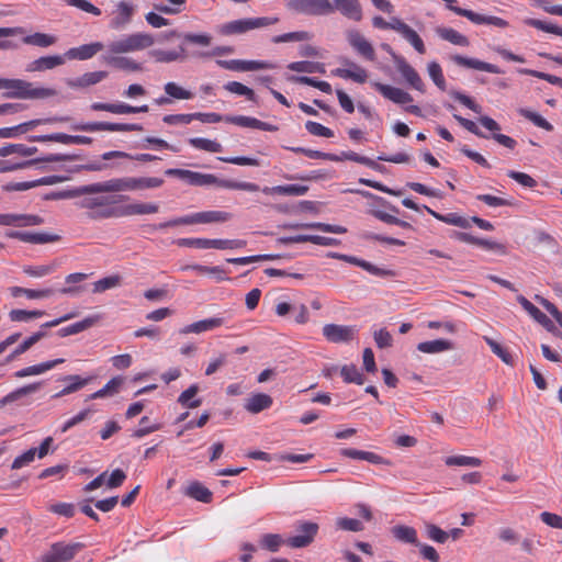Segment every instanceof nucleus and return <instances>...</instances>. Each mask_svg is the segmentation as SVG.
Here are the masks:
<instances>
[{
	"instance_id": "1",
	"label": "nucleus",
	"mask_w": 562,
	"mask_h": 562,
	"mask_svg": "<svg viewBox=\"0 0 562 562\" xmlns=\"http://www.w3.org/2000/svg\"><path fill=\"white\" fill-rule=\"evenodd\" d=\"M121 192L116 178L79 187L77 206L87 210L91 220L100 221L120 217L119 203L127 200Z\"/></svg>"
},
{
	"instance_id": "2",
	"label": "nucleus",
	"mask_w": 562,
	"mask_h": 562,
	"mask_svg": "<svg viewBox=\"0 0 562 562\" xmlns=\"http://www.w3.org/2000/svg\"><path fill=\"white\" fill-rule=\"evenodd\" d=\"M155 37L149 33L126 34L106 45V50L114 54H128L151 47L155 44Z\"/></svg>"
},
{
	"instance_id": "3",
	"label": "nucleus",
	"mask_w": 562,
	"mask_h": 562,
	"mask_svg": "<svg viewBox=\"0 0 562 562\" xmlns=\"http://www.w3.org/2000/svg\"><path fill=\"white\" fill-rule=\"evenodd\" d=\"M279 22L278 16L246 18L223 23L216 27L218 34L224 36L247 33L255 29H262Z\"/></svg>"
},
{
	"instance_id": "4",
	"label": "nucleus",
	"mask_w": 562,
	"mask_h": 562,
	"mask_svg": "<svg viewBox=\"0 0 562 562\" xmlns=\"http://www.w3.org/2000/svg\"><path fill=\"white\" fill-rule=\"evenodd\" d=\"M86 548L82 542L56 541L40 557L38 562H70Z\"/></svg>"
},
{
	"instance_id": "5",
	"label": "nucleus",
	"mask_w": 562,
	"mask_h": 562,
	"mask_svg": "<svg viewBox=\"0 0 562 562\" xmlns=\"http://www.w3.org/2000/svg\"><path fill=\"white\" fill-rule=\"evenodd\" d=\"M5 90L4 97L19 99H44L55 94L53 89L35 88L31 82L22 79H8Z\"/></svg>"
},
{
	"instance_id": "6",
	"label": "nucleus",
	"mask_w": 562,
	"mask_h": 562,
	"mask_svg": "<svg viewBox=\"0 0 562 562\" xmlns=\"http://www.w3.org/2000/svg\"><path fill=\"white\" fill-rule=\"evenodd\" d=\"M218 186L224 189L229 190H243L248 192H257L259 190V186L254 182L246 181H236V180H225L218 179L214 175L211 173H195V179L193 186L195 187H207V186Z\"/></svg>"
},
{
	"instance_id": "7",
	"label": "nucleus",
	"mask_w": 562,
	"mask_h": 562,
	"mask_svg": "<svg viewBox=\"0 0 562 562\" xmlns=\"http://www.w3.org/2000/svg\"><path fill=\"white\" fill-rule=\"evenodd\" d=\"M285 7L307 15H327L334 12L330 0H285Z\"/></svg>"
},
{
	"instance_id": "8",
	"label": "nucleus",
	"mask_w": 562,
	"mask_h": 562,
	"mask_svg": "<svg viewBox=\"0 0 562 562\" xmlns=\"http://www.w3.org/2000/svg\"><path fill=\"white\" fill-rule=\"evenodd\" d=\"M319 526L313 521L301 520L295 525L296 533L289 537L285 542L292 549H302L312 544L318 533Z\"/></svg>"
},
{
	"instance_id": "9",
	"label": "nucleus",
	"mask_w": 562,
	"mask_h": 562,
	"mask_svg": "<svg viewBox=\"0 0 562 562\" xmlns=\"http://www.w3.org/2000/svg\"><path fill=\"white\" fill-rule=\"evenodd\" d=\"M180 246L194 247L199 249H237L246 246L243 239H209V238H182L178 241Z\"/></svg>"
},
{
	"instance_id": "10",
	"label": "nucleus",
	"mask_w": 562,
	"mask_h": 562,
	"mask_svg": "<svg viewBox=\"0 0 562 562\" xmlns=\"http://www.w3.org/2000/svg\"><path fill=\"white\" fill-rule=\"evenodd\" d=\"M75 317V313L66 314L59 318H56L54 321L47 322L41 326L42 330H38L27 337L22 344H20L7 358V362L12 361L18 356L24 353L27 351L33 345H35L37 341H40L43 337L46 336V331L44 329L55 327L70 318Z\"/></svg>"
},
{
	"instance_id": "11",
	"label": "nucleus",
	"mask_w": 562,
	"mask_h": 562,
	"mask_svg": "<svg viewBox=\"0 0 562 562\" xmlns=\"http://www.w3.org/2000/svg\"><path fill=\"white\" fill-rule=\"evenodd\" d=\"M447 4V8L454 12L456 14L460 16H464L469 19L474 24H487V25H494L497 27H506L508 25L507 21H505L502 18L493 16V15H483L480 13H476L472 10L463 9L460 7H456V0H443Z\"/></svg>"
},
{
	"instance_id": "12",
	"label": "nucleus",
	"mask_w": 562,
	"mask_h": 562,
	"mask_svg": "<svg viewBox=\"0 0 562 562\" xmlns=\"http://www.w3.org/2000/svg\"><path fill=\"white\" fill-rule=\"evenodd\" d=\"M356 326L326 324L323 327V336L331 344H347L356 338Z\"/></svg>"
},
{
	"instance_id": "13",
	"label": "nucleus",
	"mask_w": 562,
	"mask_h": 562,
	"mask_svg": "<svg viewBox=\"0 0 562 562\" xmlns=\"http://www.w3.org/2000/svg\"><path fill=\"white\" fill-rule=\"evenodd\" d=\"M116 180L121 192L155 189L164 184V180L157 177H122Z\"/></svg>"
},
{
	"instance_id": "14",
	"label": "nucleus",
	"mask_w": 562,
	"mask_h": 562,
	"mask_svg": "<svg viewBox=\"0 0 562 562\" xmlns=\"http://www.w3.org/2000/svg\"><path fill=\"white\" fill-rule=\"evenodd\" d=\"M216 64L227 70L232 71H254L260 69H273L276 66L268 60H244V59H231V60H216Z\"/></svg>"
},
{
	"instance_id": "15",
	"label": "nucleus",
	"mask_w": 562,
	"mask_h": 562,
	"mask_svg": "<svg viewBox=\"0 0 562 562\" xmlns=\"http://www.w3.org/2000/svg\"><path fill=\"white\" fill-rule=\"evenodd\" d=\"M69 121L68 116H55L48 117L45 120H31L24 123H21L11 127H1L0 128V138H15L21 134L29 132L31 128L43 124V123H55V122H67Z\"/></svg>"
},
{
	"instance_id": "16",
	"label": "nucleus",
	"mask_w": 562,
	"mask_h": 562,
	"mask_svg": "<svg viewBox=\"0 0 562 562\" xmlns=\"http://www.w3.org/2000/svg\"><path fill=\"white\" fill-rule=\"evenodd\" d=\"M349 45L353 50L367 60L374 61L375 50L373 45L357 30H350L346 34Z\"/></svg>"
},
{
	"instance_id": "17",
	"label": "nucleus",
	"mask_w": 562,
	"mask_h": 562,
	"mask_svg": "<svg viewBox=\"0 0 562 562\" xmlns=\"http://www.w3.org/2000/svg\"><path fill=\"white\" fill-rule=\"evenodd\" d=\"M329 257L342 260L345 262L351 263V265L357 266V267H360L363 270H366L367 272H369V273H371L373 276H376V277H394L395 276V272L393 270L380 268V267L374 266L373 263H371V262H369L367 260L360 259V258L355 257V256L344 255V254H338V252H331V254H329Z\"/></svg>"
},
{
	"instance_id": "18",
	"label": "nucleus",
	"mask_w": 562,
	"mask_h": 562,
	"mask_svg": "<svg viewBox=\"0 0 562 562\" xmlns=\"http://www.w3.org/2000/svg\"><path fill=\"white\" fill-rule=\"evenodd\" d=\"M134 13L135 5L132 2L120 1L110 21V27L116 31L124 30L131 23Z\"/></svg>"
},
{
	"instance_id": "19",
	"label": "nucleus",
	"mask_w": 562,
	"mask_h": 562,
	"mask_svg": "<svg viewBox=\"0 0 562 562\" xmlns=\"http://www.w3.org/2000/svg\"><path fill=\"white\" fill-rule=\"evenodd\" d=\"M232 218V214L224 211H204L186 215L187 225L224 223Z\"/></svg>"
},
{
	"instance_id": "20",
	"label": "nucleus",
	"mask_w": 562,
	"mask_h": 562,
	"mask_svg": "<svg viewBox=\"0 0 562 562\" xmlns=\"http://www.w3.org/2000/svg\"><path fill=\"white\" fill-rule=\"evenodd\" d=\"M43 218L34 214H0L1 226L27 227L43 224Z\"/></svg>"
},
{
	"instance_id": "21",
	"label": "nucleus",
	"mask_w": 562,
	"mask_h": 562,
	"mask_svg": "<svg viewBox=\"0 0 562 562\" xmlns=\"http://www.w3.org/2000/svg\"><path fill=\"white\" fill-rule=\"evenodd\" d=\"M395 65L402 77L412 88L420 92L425 91V85L420 76L403 57H395Z\"/></svg>"
},
{
	"instance_id": "22",
	"label": "nucleus",
	"mask_w": 562,
	"mask_h": 562,
	"mask_svg": "<svg viewBox=\"0 0 562 562\" xmlns=\"http://www.w3.org/2000/svg\"><path fill=\"white\" fill-rule=\"evenodd\" d=\"M104 44L101 42L83 44L78 47L69 48L65 53V58L71 60H88L95 56L99 52L104 49Z\"/></svg>"
},
{
	"instance_id": "23",
	"label": "nucleus",
	"mask_w": 562,
	"mask_h": 562,
	"mask_svg": "<svg viewBox=\"0 0 562 562\" xmlns=\"http://www.w3.org/2000/svg\"><path fill=\"white\" fill-rule=\"evenodd\" d=\"M345 65L348 68H336L331 71V74L336 77L342 79H350L358 83H363L368 79V72L364 68L359 66L358 64L350 61L348 59L344 60Z\"/></svg>"
},
{
	"instance_id": "24",
	"label": "nucleus",
	"mask_w": 562,
	"mask_h": 562,
	"mask_svg": "<svg viewBox=\"0 0 562 562\" xmlns=\"http://www.w3.org/2000/svg\"><path fill=\"white\" fill-rule=\"evenodd\" d=\"M450 59L458 66L469 69L486 71L491 74H503V71L494 64L482 61L476 58H470L462 55H452Z\"/></svg>"
},
{
	"instance_id": "25",
	"label": "nucleus",
	"mask_w": 562,
	"mask_h": 562,
	"mask_svg": "<svg viewBox=\"0 0 562 562\" xmlns=\"http://www.w3.org/2000/svg\"><path fill=\"white\" fill-rule=\"evenodd\" d=\"M121 54H114L106 50L102 56L101 60L106 65L113 66L117 69L127 70V71H140L142 65L136 60L120 56Z\"/></svg>"
},
{
	"instance_id": "26",
	"label": "nucleus",
	"mask_w": 562,
	"mask_h": 562,
	"mask_svg": "<svg viewBox=\"0 0 562 562\" xmlns=\"http://www.w3.org/2000/svg\"><path fill=\"white\" fill-rule=\"evenodd\" d=\"M334 11H339L349 20L359 22L362 20V7L359 0H333Z\"/></svg>"
},
{
	"instance_id": "27",
	"label": "nucleus",
	"mask_w": 562,
	"mask_h": 562,
	"mask_svg": "<svg viewBox=\"0 0 562 562\" xmlns=\"http://www.w3.org/2000/svg\"><path fill=\"white\" fill-rule=\"evenodd\" d=\"M372 86L386 99L396 104H406L413 101L412 95L396 87L384 85L381 82H373Z\"/></svg>"
},
{
	"instance_id": "28",
	"label": "nucleus",
	"mask_w": 562,
	"mask_h": 562,
	"mask_svg": "<svg viewBox=\"0 0 562 562\" xmlns=\"http://www.w3.org/2000/svg\"><path fill=\"white\" fill-rule=\"evenodd\" d=\"M106 77L108 72L104 70L91 71L77 78L67 79L66 85L71 89H83L101 82Z\"/></svg>"
},
{
	"instance_id": "29",
	"label": "nucleus",
	"mask_w": 562,
	"mask_h": 562,
	"mask_svg": "<svg viewBox=\"0 0 562 562\" xmlns=\"http://www.w3.org/2000/svg\"><path fill=\"white\" fill-rule=\"evenodd\" d=\"M225 319L223 317H211L194 322L192 324L186 325L180 329V334H202L205 331L213 330L215 328L221 327L224 324Z\"/></svg>"
},
{
	"instance_id": "30",
	"label": "nucleus",
	"mask_w": 562,
	"mask_h": 562,
	"mask_svg": "<svg viewBox=\"0 0 562 562\" xmlns=\"http://www.w3.org/2000/svg\"><path fill=\"white\" fill-rule=\"evenodd\" d=\"M148 55L156 61L162 64H169L175 61H183L187 58L186 48L179 46L177 49H151Z\"/></svg>"
},
{
	"instance_id": "31",
	"label": "nucleus",
	"mask_w": 562,
	"mask_h": 562,
	"mask_svg": "<svg viewBox=\"0 0 562 562\" xmlns=\"http://www.w3.org/2000/svg\"><path fill=\"white\" fill-rule=\"evenodd\" d=\"M7 237L30 244H46L57 240V236L48 233H31L21 231L7 232Z\"/></svg>"
},
{
	"instance_id": "32",
	"label": "nucleus",
	"mask_w": 562,
	"mask_h": 562,
	"mask_svg": "<svg viewBox=\"0 0 562 562\" xmlns=\"http://www.w3.org/2000/svg\"><path fill=\"white\" fill-rule=\"evenodd\" d=\"M65 54L40 57L26 65V71L36 72L54 69L65 64Z\"/></svg>"
},
{
	"instance_id": "33",
	"label": "nucleus",
	"mask_w": 562,
	"mask_h": 562,
	"mask_svg": "<svg viewBox=\"0 0 562 562\" xmlns=\"http://www.w3.org/2000/svg\"><path fill=\"white\" fill-rule=\"evenodd\" d=\"M396 32L406 42H408L418 54H425L426 53V46H425L424 41L422 40V37L418 35V33L415 30H413L408 24H406L402 20L398 23V26L396 27Z\"/></svg>"
},
{
	"instance_id": "34",
	"label": "nucleus",
	"mask_w": 562,
	"mask_h": 562,
	"mask_svg": "<svg viewBox=\"0 0 562 562\" xmlns=\"http://www.w3.org/2000/svg\"><path fill=\"white\" fill-rule=\"evenodd\" d=\"M273 400L266 393L251 394L245 402L244 407L248 413L258 414L272 406Z\"/></svg>"
},
{
	"instance_id": "35",
	"label": "nucleus",
	"mask_w": 562,
	"mask_h": 562,
	"mask_svg": "<svg viewBox=\"0 0 562 562\" xmlns=\"http://www.w3.org/2000/svg\"><path fill=\"white\" fill-rule=\"evenodd\" d=\"M65 360L63 358H58L55 360L45 361L38 364L30 366L26 368H23L21 370H18L14 372V376L22 379L31 375H40L43 374L52 369H54L56 366L64 363Z\"/></svg>"
},
{
	"instance_id": "36",
	"label": "nucleus",
	"mask_w": 562,
	"mask_h": 562,
	"mask_svg": "<svg viewBox=\"0 0 562 562\" xmlns=\"http://www.w3.org/2000/svg\"><path fill=\"white\" fill-rule=\"evenodd\" d=\"M517 302L537 323L542 325L548 330L553 329V324L549 319V317L546 314H543L537 306H535L530 301H528L524 295H518Z\"/></svg>"
},
{
	"instance_id": "37",
	"label": "nucleus",
	"mask_w": 562,
	"mask_h": 562,
	"mask_svg": "<svg viewBox=\"0 0 562 562\" xmlns=\"http://www.w3.org/2000/svg\"><path fill=\"white\" fill-rule=\"evenodd\" d=\"M159 206L156 203L135 202L120 206V217L157 213Z\"/></svg>"
},
{
	"instance_id": "38",
	"label": "nucleus",
	"mask_w": 562,
	"mask_h": 562,
	"mask_svg": "<svg viewBox=\"0 0 562 562\" xmlns=\"http://www.w3.org/2000/svg\"><path fill=\"white\" fill-rule=\"evenodd\" d=\"M454 349L452 341L447 339H435L429 341H423L417 345V350L423 353H441Z\"/></svg>"
},
{
	"instance_id": "39",
	"label": "nucleus",
	"mask_w": 562,
	"mask_h": 562,
	"mask_svg": "<svg viewBox=\"0 0 562 562\" xmlns=\"http://www.w3.org/2000/svg\"><path fill=\"white\" fill-rule=\"evenodd\" d=\"M308 191L307 186L303 184H282L276 187H265L262 192L266 194H280L291 196H302Z\"/></svg>"
},
{
	"instance_id": "40",
	"label": "nucleus",
	"mask_w": 562,
	"mask_h": 562,
	"mask_svg": "<svg viewBox=\"0 0 562 562\" xmlns=\"http://www.w3.org/2000/svg\"><path fill=\"white\" fill-rule=\"evenodd\" d=\"M392 536L402 543L419 546L417 530L406 525H396L391 529Z\"/></svg>"
},
{
	"instance_id": "41",
	"label": "nucleus",
	"mask_w": 562,
	"mask_h": 562,
	"mask_svg": "<svg viewBox=\"0 0 562 562\" xmlns=\"http://www.w3.org/2000/svg\"><path fill=\"white\" fill-rule=\"evenodd\" d=\"M430 215H432L436 220L443 222L449 225L458 226L461 228H469L470 227V221L458 213H448V214H441L438 213L428 206H423Z\"/></svg>"
},
{
	"instance_id": "42",
	"label": "nucleus",
	"mask_w": 562,
	"mask_h": 562,
	"mask_svg": "<svg viewBox=\"0 0 562 562\" xmlns=\"http://www.w3.org/2000/svg\"><path fill=\"white\" fill-rule=\"evenodd\" d=\"M436 33L441 40L447 41L453 45L467 47L470 44L465 35L451 27L438 26L436 29Z\"/></svg>"
},
{
	"instance_id": "43",
	"label": "nucleus",
	"mask_w": 562,
	"mask_h": 562,
	"mask_svg": "<svg viewBox=\"0 0 562 562\" xmlns=\"http://www.w3.org/2000/svg\"><path fill=\"white\" fill-rule=\"evenodd\" d=\"M99 319H100V316H98V315L88 316L80 322H77V323L70 324L66 327L60 328L58 330V336L67 337L70 335L79 334V333L90 328L91 326H93Z\"/></svg>"
},
{
	"instance_id": "44",
	"label": "nucleus",
	"mask_w": 562,
	"mask_h": 562,
	"mask_svg": "<svg viewBox=\"0 0 562 562\" xmlns=\"http://www.w3.org/2000/svg\"><path fill=\"white\" fill-rule=\"evenodd\" d=\"M11 296L19 297L21 295L26 296L29 300H37L49 297L53 294L52 289L33 290L22 286H11L9 289Z\"/></svg>"
},
{
	"instance_id": "45",
	"label": "nucleus",
	"mask_w": 562,
	"mask_h": 562,
	"mask_svg": "<svg viewBox=\"0 0 562 562\" xmlns=\"http://www.w3.org/2000/svg\"><path fill=\"white\" fill-rule=\"evenodd\" d=\"M124 379L122 376H114L108 383L97 392L90 394L87 397V401L103 398L109 395H113L119 392L121 385L123 384Z\"/></svg>"
},
{
	"instance_id": "46",
	"label": "nucleus",
	"mask_w": 562,
	"mask_h": 562,
	"mask_svg": "<svg viewBox=\"0 0 562 562\" xmlns=\"http://www.w3.org/2000/svg\"><path fill=\"white\" fill-rule=\"evenodd\" d=\"M23 27H0V50H9L18 48V44L13 41L8 40V37L15 36L19 34H23Z\"/></svg>"
},
{
	"instance_id": "47",
	"label": "nucleus",
	"mask_w": 562,
	"mask_h": 562,
	"mask_svg": "<svg viewBox=\"0 0 562 562\" xmlns=\"http://www.w3.org/2000/svg\"><path fill=\"white\" fill-rule=\"evenodd\" d=\"M41 385H42L41 382H35V383H31V384L21 386L16 390L10 392L5 396H3V402H7V404L19 402L24 396L35 393L41 387Z\"/></svg>"
},
{
	"instance_id": "48",
	"label": "nucleus",
	"mask_w": 562,
	"mask_h": 562,
	"mask_svg": "<svg viewBox=\"0 0 562 562\" xmlns=\"http://www.w3.org/2000/svg\"><path fill=\"white\" fill-rule=\"evenodd\" d=\"M22 41L26 45L49 47L57 42V38L54 35L36 32L34 34L24 36Z\"/></svg>"
},
{
	"instance_id": "49",
	"label": "nucleus",
	"mask_w": 562,
	"mask_h": 562,
	"mask_svg": "<svg viewBox=\"0 0 562 562\" xmlns=\"http://www.w3.org/2000/svg\"><path fill=\"white\" fill-rule=\"evenodd\" d=\"M37 151L36 147H29L24 144H9L0 147V156L19 155L23 157L32 156Z\"/></svg>"
},
{
	"instance_id": "50",
	"label": "nucleus",
	"mask_w": 562,
	"mask_h": 562,
	"mask_svg": "<svg viewBox=\"0 0 562 562\" xmlns=\"http://www.w3.org/2000/svg\"><path fill=\"white\" fill-rule=\"evenodd\" d=\"M518 113L526 120L533 123L537 127H540L548 132L553 131V125L549 121H547L544 117H542L539 113L533 112L526 108L518 109Z\"/></svg>"
},
{
	"instance_id": "51",
	"label": "nucleus",
	"mask_w": 562,
	"mask_h": 562,
	"mask_svg": "<svg viewBox=\"0 0 562 562\" xmlns=\"http://www.w3.org/2000/svg\"><path fill=\"white\" fill-rule=\"evenodd\" d=\"M199 392V386L196 384L190 385L187 390H184L178 397V403L188 408H196L202 404L201 398L192 400Z\"/></svg>"
},
{
	"instance_id": "52",
	"label": "nucleus",
	"mask_w": 562,
	"mask_h": 562,
	"mask_svg": "<svg viewBox=\"0 0 562 562\" xmlns=\"http://www.w3.org/2000/svg\"><path fill=\"white\" fill-rule=\"evenodd\" d=\"M187 495L202 503L212 501L211 491L199 482H193L188 486Z\"/></svg>"
},
{
	"instance_id": "53",
	"label": "nucleus",
	"mask_w": 562,
	"mask_h": 562,
	"mask_svg": "<svg viewBox=\"0 0 562 562\" xmlns=\"http://www.w3.org/2000/svg\"><path fill=\"white\" fill-rule=\"evenodd\" d=\"M112 158L135 159L137 161H144V162L158 159L157 156H154L151 154H137V155L133 156L131 154H127L125 151H120V150H111V151H106L102 155L103 160H110Z\"/></svg>"
},
{
	"instance_id": "54",
	"label": "nucleus",
	"mask_w": 562,
	"mask_h": 562,
	"mask_svg": "<svg viewBox=\"0 0 562 562\" xmlns=\"http://www.w3.org/2000/svg\"><path fill=\"white\" fill-rule=\"evenodd\" d=\"M164 90H165V93L170 99L191 100L194 97V94L190 90H187V89L180 87L178 83H176L173 81L167 82L164 86Z\"/></svg>"
},
{
	"instance_id": "55",
	"label": "nucleus",
	"mask_w": 562,
	"mask_h": 562,
	"mask_svg": "<svg viewBox=\"0 0 562 562\" xmlns=\"http://www.w3.org/2000/svg\"><path fill=\"white\" fill-rule=\"evenodd\" d=\"M448 467H471L476 468L482 464V460L476 457L469 456H450L445 459Z\"/></svg>"
},
{
	"instance_id": "56",
	"label": "nucleus",
	"mask_w": 562,
	"mask_h": 562,
	"mask_svg": "<svg viewBox=\"0 0 562 562\" xmlns=\"http://www.w3.org/2000/svg\"><path fill=\"white\" fill-rule=\"evenodd\" d=\"M182 270H192V271H196L198 273H201V274H211V276L215 277L216 281H223L226 279L225 271L218 266L209 267V266L195 263V265H188V266L183 267Z\"/></svg>"
},
{
	"instance_id": "57",
	"label": "nucleus",
	"mask_w": 562,
	"mask_h": 562,
	"mask_svg": "<svg viewBox=\"0 0 562 562\" xmlns=\"http://www.w3.org/2000/svg\"><path fill=\"white\" fill-rule=\"evenodd\" d=\"M189 144L200 150H205L209 153H221L223 150V147L220 143L216 140L203 138V137H193L190 138Z\"/></svg>"
},
{
	"instance_id": "58",
	"label": "nucleus",
	"mask_w": 562,
	"mask_h": 562,
	"mask_svg": "<svg viewBox=\"0 0 562 562\" xmlns=\"http://www.w3.org/2000/svg\"><path fill=\"white\" fill-rule=\"evenodd\" d=\"M524 23L526 25L532 26V27H535L537 30H540V31H543V32H547V33H552V34L562 36V27H560V26H558V25H555L553 23L541 21V20H538V19H532V18L525 19Z\"/></svg>"
},
{
	"instance_id": "59",
	"label": "nucleus",
	"mask_w": 562,
	"mask_h": 562,
	"mask_svg": "<svg viewBox=\"0 0 562 562\" xmlns=\"http://www.w3.org/2000/svg\"><path fill=\"white\" fill-rule=\"evenodd\" d=\"M340 374L346 383H356L358 385H362L364 383L363 375L355 364L342 366Z\"/></svg>"
},
{
	"instance_id": "60",
	"label": "nucleus",
	"mask_w": 562,
	"mask_h": 562,
	"mask_svg": "<svg viewBox=\"0 0 562 562\" xmlns=\"http://www.w3.org/2000/svg\"><path fill=\"white\" fill-rule=\"evenodd\" d=\"M167 4H156L157 12L162 14H179L186 9L187 0H165Z\"/></svg>"
},
{
	"instance_id": "61",
	"label": "nucleus",
	"mask_w": 562,
	"mask_h": 562,
	"mask_svg": "<svg viewBox=\"0 0 562 562\" xmlns=\"http://www.w3.org/2000/svg\"><path fill=\"white\" fill-rule=\"evenodd\" d=\"M284 543L285 540L278 533H266L260 539V546L270 552H278Z\"/></svg>"
},
{
	"instance_id": "62",
	"label": "nucleus",
	"mask_w": 562,
	"mask_h": 562,
	"mask_svg": "<svg viewBox=\"0 0 562 562\" xmlns=\"http://www.w3.org/2000/svg\"><path fill=\"white\" fill-rule=\"evenodd\" d=\"M427 71L434 83L442 91L446 90L447 83L441 69V66L437 61H430L427 65Z\"/></svg>"
},
{
	"instance_id": "63",
	"label": "nucleus",
	"mask_w": 562,
	"mask_h": 562,
	"mask_svg": "<svg viewBox=\"0 0 562 562\" xmlns=\"http://www.w3.org/2000/svg\"><path fill=\"white\" fill-rule=\"evenodd\" d=\"M224 89L231 93H235L238 95H244L247 100L256 102L255 92L248 88L247 86L238 82V81H229L224 85Z\"/></svg>"
},
{
	"instance_id": "64",
	"label": "nucleus",
	"mask_w": 562,
	"mask_h": 562,
	"mask_svg": "<svg viewBox=\"0 0 562 562\" xmlns=\"http://www.w3.org/2000/svg\"><path fill=\"white\" fill-rule=\"evenodd\" d=\"M121 285V277L117 274H112L105 278H102L93 283V292L102 293L106 290L114 289Z\"/></svg>"
}]
</instances>
